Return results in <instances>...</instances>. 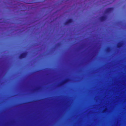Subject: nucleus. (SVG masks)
I'll use <instances>...</instances> for the list:
<instances>
[{"label":"nucleus","mask_w":126,"mask_h":126,"mask_svg":"<svg viewBox=\"0 0 126 126\" xmlns=\"http://www.w3.org/2000/svg\"><path fill=\"white\" fill-rule=\"evenodd\" d=\"M113 9V8L112 7L108 8L105 11V13L106 14L110 13L112 11Z\"/></svg>","instance_id":"1"},{"label":"nucleus","mask_w":126,"mask_h":126,"mask_svg":"<svg viewBox=\"0 0 126 126\" xmlns=\"http://www.w3.org/2000/svg\"><path fill=\"white\" fill-rule=\"evenodd\" d=\"M27 54V52H24L20 54L19 56V58L22 59L25 58Z\"/></svg>","instance_id":"2"},{"label":"nucleus","mask_w":126,"mask_h":126,"mask_svg":"<svg viewBox=\"0 0 126 126\" xmlns=\"http://www.w3.org/2000/svg\"><path fill=\"white\" fill-rule=\"evenodd\" d=\"M73 22V20L71 19H69L67 21H66L64 23L65 25H67L68 24L71 23Z\"/></svg>","instance_id":"3"},{"label":"nucleus","mask_w":126,"mask_h":126,"mask_svg":"<svg viewBox=\"0 0 126 126\" xmlns=\"http://www.w3.org/2000/svg\"><path fill=\"white\" fill-rule=\"evenodd\" d=\"M68 79H66L64 80L60 84V86H62L65 84L66 82H68Z\"/></svg>","instance_id":"4"},{"label":"nucleus","mask_w":126,"mask_h":126,"mask_svg":"<svg viewBox=\"0 0 126 126\" xmlns=\"http://www.w3.org/2000/svg\"><path fill=\"white\" fill-rule=\"evenodd\" d=\"M106 18V16H102L100 18V19L101 21H104Z\"/></svg>","instance_id":"5"},{"label":"nucleus","mask_w":126,"mask_h":126,"mask_svg":"<svg viewBox=\"0 0 126 126\" xmlns=\"http://www.w3.org/2000/svg\"><path fill=\"white\" fill-rule=\"evenodd\" d=\"M123 43L122 42L119 43L117 45V48H120L122 46Z\"/></svg>","instance_id":"6"},{"label":"nucleus","mask_w":126,"mask_h":126,"mask_svg":"<svg viewBox=\"0 0 126 126\" xmlns=\"http://www.w3.org/2000/svg\"><path fill=\"white\" fill-rule=\"evenodd\" d=\"M110 50V48L109 47H108L107 48V51H109Z\"/></svg>","instance_id":"7"}]
</instances>
